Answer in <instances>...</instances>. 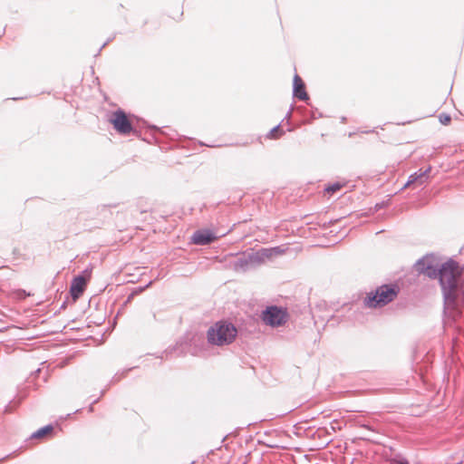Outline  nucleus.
I'll return each mask as SVG.
<instances>
[{
	"label": "nucleus",
	"instance_id": "nucleus-1",
	"mask_svg": "<svg viewBox=\"0 0 464 464\" xmlns=\"http://www.w3.org/2000/svg\"><path fill=\"white\" fill-rule=\"evenodd\" d=\"M430 279H438L441 287L445 308L458 310L460 297L464 298V285L458 262L449 259L441 265L417 269Z\"/></svg>",
	"mask_w": 464,
	"mask_h": 464
},
{
	"label": "nucleus",
	"instance_id": "nucleus-2",
	"mask_svg": "<svg viewBox=\"0 0 464 464\" xmlns=\"http://www.w3.org/2000/svg\"><path fill=\"white\" fill-rule=\"evenodd\" d=\"M237 335L236 326L225 320L216 322L207 331L208 343L215 346L229 345L235 341Z\"/></svg>",
	"mask_w": 464,
	"mask_h": 464
},
{
	"label": "nucleus",
	"instance_id": "nucleus-3",
	"mask_svg": "<svg viewBox=\"0 0 464 464\" xmlns=\"http://www.w3.org/2000/svg\"><path fill=\"white\" fill-rule=\"evenodd\" d=\"M400 288L395 284H385L367 294L364 304L370 308L382 307L392 302L398 295Z\"/></svg>",
	"mask_w": 464,
	"mask_h": 464
},
{
	"label": "nucleus",
	"instance_id": "nucleus-4",
	"mask_svg": "<svg viewBox=\"0 0 464 464\" xmlns=\"http://www.w3.org/2000/svg\"><path fill=\"white\" fill-rule=\"evenodd\" d=\"M289 314L286 308L270 305L263 310L261 318L263 322L271 327H279L284 325L288 320Z\"/></svg>",
	"mask_w": 464,
	"mask_h": 464
},
{
	"label": "nucleus",
	"instance_id": "nucleus-5",
	"mask_svg": "<svg viewBox=\"0 0 464 464\" xmlns=\"http://www.w3.org/2000/svg\"><path fill=\"white\" fill-rule=\"evenodd\" d=\"M115 130L121 135L130 133L140 136V132L133 127L131 121L122 109H118L111 113L109 119Z\"/></svg>",
	"mask_w": 464,
	"mask_h": 464
},
{
	"label": "nucleus",
	"instance_id": "nucleus-6",
	"mask_svg": "<svg viewBox=\"0 0 464 464\" xmlns=\"http://www.w3.org/2000/svg\"><path fill=\"white\" fill-rule=\"evenodd\" d=\"M90 276L91 272L85 269L82 275L74 276L72 280L70 285V294L74 301H76L83 294Z\"/></svg>",
	"mask_w": 464,
	"mask_h": 464
},
{
	"label": "nucleus",
	"instance_id": "nucleus-7",
	"mask_svg": "<svg viewBox=\"0 0 464 464\" xmlns=\"http://www.w3.org/2000/svg\"><path fill=\"white\" fill-rule=\"evenodd\" d=\"M218 239V237L208 229H198L191 237V242L197 246H207Z\"/></svg>",
	"mask_w": 464,
	"mask_h": 464
},
{
	"label": "nucleus",
	"instance_id": "nucleus-8",
	"mask_svg": "<svg viewBox=\"0 0 464 464\" xmlns=\"http://www.w3.org/2000/svg\"><path fill=\"white\" fill-rule=\"evenodd\" d=\"M277 249L278 247L272 249L261 248L258 251L246 254L253 269L263 264L272 256V251H277Z\"/></svg>",
	"mask_w": 464,
	"mask_h": 464
},
{
	"label": "nucleus",
	"instance_id": "nucleus-9",
	"mask_svg": "<svg viewBox=\"0 0 464 464\" xmlns=\"http://www.w3.org/2000/svg\"><path fill=\"white\" fill-rule=\"evenodd\" d=\"M293 96L301 101L309 100V96L305 90V84L302 78L296 73L293 80Z\"/></svg>",
	"mask_w": 464,
	"mask_h": 464
},
{
	"label": "nucleus",
	"instance_id": "nucleus-10",
	"mask_svg": "<svg viewBox=\"0 0 464 464\" xmlns=\"http://www.w3.org/2000/svg\"><path fill=\"white\" fill-rule=\"evenodd\" d=\"M431 168L429 167L425 170L421 171L420 169L417 172H414L410 175L408 181L403 186L402 189L409 187L410 185L419 182L420 184H423L428 179V175L430 172Z\"/></svg>",
	"mask_w": 464,
	"mask_h": 464
},
{
	"label": "nucleus",
	"instance_id": "nucleus-11",
	"mask_svg": "<svg viewBox=\"0 0 464 464\" xmlns=\"http://www.w3.org/2000/svg\"><path fill=\"white\" fill-rule=\"evenodd\" d=\"M232 267L237 272H246L253 269L246 254H244L243 256L237 258L233 262Z\"/></svg>",
	"mask_w": 464,
	"mask_h": 464
},
{
	"label": "nucleus",
	"instance_id": "nucleus-12",
	"mask_svg": "<svg viewBox=\"0 0 464 464\" xmlns=\"http://www.w3.org/2000/svg\"><path fill=\"white\" fill-rule=\"evenodd\" d=\"M440 265L433 255H426L420 258L414 265L415 270L420 267H428Z\"/></svg>",
	"mask_w": 464,
	"mask_h": 464
},
{
	"label": "nucleus",
	"instance_id": "nucleus-13",
	"mask_svg": "<svg viewBox=\"0 0 464 464\" xmlns=\"http://www.w3.org/2000/svg\"><path fill=\"white\" fill-rule=\"evenodd\" d=\"M53 431V426L52 424H48L44 427L40 428L36 431H34L32 435V439H43L49 435H51Z\"/></svg>",
	"mask_w": 464,
	"mask_h": 464
},
{
	"label": "nucleus",
	"instance_id": "nucleus-14",
	"mask_svg": "<svg viewBox=\"0 0 464 464\" xmlns=\"http://www.w3.org/2000/svg\"><path fill=\"white\" fill-rule=\"evenodd\" d=\"M142 126L148 128L150 130V134H151V139L155 141V142H158V139L156 137V134L157 133H163V131L157 126L155 125H150L149 124L147 121H142Z\"/></svg>",
	"mask_w": 464,
	"mask_h": 464
},
{
	"label": "nucleus",
	"instance_id": "nucleus-15",
	"mask_svg": "<svg viewBox=\"0 0 464 464\" xmlns=\"http://www.w3.org/2000/svg\"><path fill=\"white\" fill-rule=\"evenodd\" d=\"M284 134V130L281 129L280 124L275 126L267 134L270 139H277Z\"/></svg>",
	"mask_w": 464,
	"mask_h": 464
},
{
	"label": "nucleus",
	"instance_id": "nucleus-16",
	"mask_svg": "<svg viewBox=\"0 0 464 464\" xmlns=\"http://www.w3.org/2000/svg\"><path fill=\"white\" fill-rule=\"evenodd\" d=\"M133 368H128V369H125L121 372H116L113 377L111 378V383H116L118 382H120L122 378H124L127 373L131 371Z\"/></svg>",
	"mask_w": 464,
	"mask_h": 464
},
{
	"label": "nucleus",
	"instance_id": "nucleus-17",
	"mask_svg": "<svg viewBox=\"0 0 464 464\" xmlns=\"http://www.w3.org/2000/svg\"><path fill=\"white\" fill-rule=\"evenodd\" d=\"M390 464H410V463L407 459H405L400 455H396L390 459Z\"/></svg>",
	"mask_w": 464,
	"mask_h": 464
},
{
	"label": "nucleus",
	"instance_id": "nucleus-18",
	"mask_svg": "<svg viewBox=\"0 0 464 464\" xmlns=\"http://www.w3.org/2000/svg\"><path fill=\"white\" fill-rule=\"evenodd\" d=\"M342 187H343V185L341 183L335 182V183L331 184L328 187H326L324 188V190L328 193H334V192L340 190Z\"/></svg>",
	"mask_w": 464,
	"mask_h": 464
},
{
	"label": "nucleus",
	"instance_id": "nucleus-19",
	"mask_svg": "<svg viewBox=\"0 0 464 464\" xmlns=\"http://www.w3.org/2000/svg\"><path fill=\"white\" fill-rule=\"evenodd\" d=\"M439 121L442 125H448L451 121V117L450 114L447 113H441L439 116Z\"/></svg>",
	"mask_w": 464,
	"mask_h": 464
},
{
	"label": "nucleus",
	"instance_id": "nucleus-20",
	"mask_svg": "<svg viewBox=\"0 0 464 464\" xmlns=\"http://www.w3.org/2000/svg\"><path fill=\"white\" fill-rule=\"evenodd\" d=\"M317 118V116L315 115V112L312 111L311 112V117L310 119L307 121L308 123L312 122L314 120H315Z\"/></svg>",
	"mask_w": 464,
	"mask_h": 464
},
{
	"label": "nucleus",
	"instance_id": "nucleus-21",
	"mask_svg": "<svg viewBox=\"0 0 464 464\" xmlns=\"http://www.w3.org/2000/svg\"><path fill=\"white\" fill-rule=\"evenodd\" d=\"M111 39H112V38H109V39H108V40H107V41H106V42L102 45V47L100 48V50H99L98 53L102 51V49L103 47H105V46H106V45H107V44L111 41Z\"/></svg>",
	"mask_w": 464,
	"mask_h": 464
},
{
	"label": "nucleus",
	"instance_id": "nucleus-22",
	"mask_svg": "<svg viewBox=\"0 0 464 464\" xmlns=\"http://www.w3.org/2000/svg\"><path fill=\"white\" fill-rule=\"evenodd\" d=\"M41 372V369L38 368L34 372V374L38 375Z\"/></svg>",
	"mask_w": 464,
	"mask_h": 464
},
{
	"label": "nucleus",
	"instance_id": "nucleus-23",
	"mask_svg": "<svg viewBox=\"0 0 464 464\" xmlns=\"http://www.w3.org/2000/svg\"><path fill=\"white\" fill-rule=\"evenodd\" d=\"M291 111H292V109H291V110L288 111V113L286 114V117H287V118H288V117H290V115H291Z\"/></svg>",
	"mask_w": 464,
	"mask_h": 464
},
{
	"label": "nucleus",
	"instance_id": "nucleus-24",
	"mask_svg": "<svg viewBox=\"0 0 464 464\" xmlns=\"http://www.w3.org/2000/svg\"><path fill=\"white\" fill-rule=\"evenodd\" d=\"M93 411V408H92V405L90 406V411Z\"/></svg>",
	"mask_w": 464,
	"mask_h": 464
},
{
	"label": "nucleus",
	"instance_id": "nucleus-25",
	"mask_svg": "<svg viewBox=\"0 0 464 464\" xmlns=\"http://www.w3.org/2000/svg\"><path fill=\"white\" fill-rule=\"evenodd\" d=\"M192 353H193L194 355H198V353H197V352H193Z\"/></svg>",
	"mask_w": 464,
	"mask_h": 464
},
{
	"label": "nucleus",
	"instance_id": "nucleus-26",
	"mask_svg": "<svg viewBox=\"0 0 464 464\" xmlns=\"http://www.w3.org/2000/svg\"><path fill=\"white\" fill-rule=\"evenodd\" d=\"M342 121H343V122H344V121H345V118H344V117H343V118H342Z\"/></svg>",
	"mask_w": 464,
	"mask_h": 464
},
{
	"label": "nucleus",
	"instance_id": "nucleus-27",
	"mask_svg": "<svg viewBox=\"0 0 464 464\" xmlns=\"http://www.w3.org/2000/svg\"><path fill=\"white\" fill-rule=\"evenodd\" d=\"M65 306V303H63L61 306V308H63Z\"/></svg>",
	"mask_w": 464,
	"mask_h": 464
}]
</instances>
